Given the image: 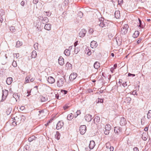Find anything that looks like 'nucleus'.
Wrapping results in <instances>:
<instances>
[{
	"label": "nucleus",
	"instance_id": "48",
	"mask_svg": "<svg viewBox=\"0 0 151 151\" xmlns=\"http://www.w3.org/2000/svg\"><path fill=\"white\" fill-rule=\"evenodd\" d=\"M69 107V106H67L66 105L65 106H63V108L64 109V110H66V109H68Z\"/></svg>",
	"mask_w": 151,
	"mask_h": 151
},
{
	"label": "nucleus",
	"instance_id": "52",
	"mask_svg": "<svg viewBox=\"0 0 151 151\" xmlns=\"http://www.w3.org/2000/svg\"><path fill=\"white\" fill-rule=\"evenodd\" d=\"M135 76V74H131L130 73H129L128 74V76H132L133 77H134Z\"/></svg>",
	"mask_w": 151,
	"mask_h": 151
},
{
	"label": "nucleus",
	"instance_id": "35",
	"mask_svg": "<svg viewBox=\"0 0 151 151\" xmlns=\"http://www.w3.org/2000/svg\"><path fill=\"white\" fill-rule=\"evenodd\" d=\"M151 118V110H149L147 114V118L149 119Z\"/></svg>",
	"mask_w": 151,
	"mask_h": 151
},
{
	"label": "nucleus",
	"instance_id": "42",
	"mask_svg": "<svg viewBox=\"0 0 151 151\" xmlns=\"http://www.w3.org/2000/svg\"><path fill=\"white\" fill-rule=\"evenodd\" d=\"M61 92L64 94H67V91L63 90H61Z\"/></svg>",
	"mask_w": 151,
	"mask_h": 151
},
{
	"label": "nucleus",
	"instance_id": "30",
	"mask_svg": "<svg viewBox=\"0 0 151 151\" xmlns=\"http://www.w3.org/2000/svg\"><path fill=\"white\" fill-rule=\"evenodd\" d=\"M22 42H20L19 41H18L16 42V47H19L20 46L22 45Z\"/></svg>",
	"mask_w": 151,
	"mask_h": 151
},
{
	"label": "nucleus",
	"instance_id": "31",
	"mask_svg": "<svg viewBox=\"0 0 151 151\" xmlns=\"http://www.w3.org/2000/svg\"><path fill=\"white\" fill-rule=\"evenodd\" d=\"M40 100L41 102H45L47 100V99L42 96L40 97Z\"/></svg>",
	"mask_w": 151,
	"mask_h": 151
},
{
	"label": "nucleus",
	"instance_id": "9",
	"mask_svg": "<svg viewBox=\"0 0 151 151\" xmlns=\"http://www.w3.org/2000/svg\"><path fill=\"white\" fill-rule=\"evenodd\" d=\"M86 32V31L85 29H83L79 33V36L81 37H83L85 36Z\"/></svg>",
	"mask_w": 151,
	"mask_h": 151
},
{
	"label": "nucleus",
	"instance_id": "11",
	"mask_svg": "<svg viewBox=\"0 0 151 151\" xmlns=\"http://www.w3.org/2000/svg\"><path fill=\"white\" fill-rule=\"evenodd\" d=\"M63 125V123L62 122H59L56 125V128L57 129H61Z\"/></svg>",
	"mask_w": 151,
	"mask_h": 151
},
{
	"label": "nucleus",
	"instance_id": "44",
	"mask_svg": "<svg viewBox=\"0 0 151 151\" xmlns=\"http://www.w3.org/2000/svg\"><path fill=\"white\" fill-rule=\"evenodd\" d=\"M110 145L109 142H108L106 144V147L107 148L109 149V146Z\"/></svg>",
	"mask_w": 151,
	"mask_h": 151
},
{
	"label": "nucleus",
	"instance_id": "50",
	"mask_svg": "<svg viewBox=\"0 0 151 151\" xmlns=\"http://www.w3.org/2000/svg\"><path fill=\"white\" fill-rule=\"evenodd\" d=\"M89 32L90 33H92L93 32V30L92 29H90L89 30Z\"/></svg>",
	"mask_w": 151,
	"mask_h": 151
},
{
	"label": "nucleus",
	"instance_id": "21",
	"mask_svg": "<svg viewBox=\"0 0 151 151\" xmlns=\"http://www.w3.org/2000/svg\"><path fill=\"white\" fill-rule=\"evenodd\" d=\"M115 17L116 19H119L120 16V11H116L115 12L114 14Z\"/></svg>",
	"mask_w": 151,
	"mask_h": 151
},
{
	"label": "nucleus",
	"instance_id": "43",
	"mask_svg": "<svg viewBox=\"0 0 151 151\" xmlns=\"http://www.w3.org/2000/svg\"><path fill=\"white\" fill-rule=\"evenodd\" d=\"M20 123L19 122H15V121L14 122H13L12 123V125H14V126H16L17 125V123H18V124H19Z\"/></svg>",
	"mask_w": 151,
	"mask_h": 151
},
{
	"label": "nucleus",
	"instance_id": "27",
	"mask_svg": "<svg viewBox=\"0 0 151 151\" xmlns=\"http://www.w3.org/2000/svg\"><path fill=\"white\" fill-rule=\"evenodd\" d=\"M73 118V115L72 114H70L68 115L67 117V119L70 120H71Z\"/></svg>",
	"mask_w": 151,
	"mask_h": 151
},
{
	"label": "nucleus",
	"instance_id": "2",
	"mask_svg": "<svg viewBox=\"0 0 151 151\" xmlns=\"http://www.w3.org/2000/svg\"><path fill=\"white\" fill-rule=\"evenodd\" d=\"M129 26L127 24H125L121 28L120 33L122 35H125L127 34L128 31Z\"/></svg>",
	"mask_w": 151,
	"mask_h": 151
},
{
	"label": "nucleus",
	"instance_id": "54",
	"mask_svg": "<svg viewBox=\"0 0 151 151\" xmlns=\"http://www.w3.org/2000/svg\"><path fill=\"white\" fill-rule=\"evenodd\" d=\"M134 151H139V150L137 147H135L133 149Z\"/></svg>",
	"mask_w": 151,
	"mask_h": 151
},
{
	"label": "nucleus",
	"instance_id": "46",
	"mask_svg": "<svg viewBox=\"0 0 151 151\" xmlns=\"http://www.w3.org/2000/svg\"><path fill=\"white\" fill-rule=\"evenodd\" d=\"M147 137H146L145 136L143 135H142V139L144 140H146L147 139Z\"/></svg>",
	"mask_w": 151,
	"mask_h": 151
},
{
	"label": "nucleus",
	"instance_id": "1",
	"mask_svg": "<svg viewBox=\"0 0 151 151\" xmlns=\"http://www.w3.org/2000/svg\"><path fill=\"white\" fill-rule=\"evenodd\" d=\"M108 21L106 20H104V19L101 17L98 19V21H96V24L98 25H99L100 27H107L108 26Z\"/></svg>",
	"mask_w": 151,
	"mask_h": 151
},
{
	"label": "nucleus",
	"instance_id": "58",
	"mask_svg": "<svg viewBox=\"0 0 151 151\" xmlns=\"http://www.w3.org/2000/svg\"><path fill=\"white\" fill-rule=\"evenodd\" d=\"M122 85L124 87L127 86V84H126V82H125V83H123L122 84Z\"/></svg>",
	"mask_w": 151,
	"mask_h": 151
},
{
	"label": "nucleus",
	"instance_id": "5",
	"mask_svg": "<svg viewBox=\"0 0 151 151\" xmlns=\"http://www.w3.org/2000/svg\"><path fill=\"white\" fill-rule=\"evenodd\" d=\"M38 19L43 24H45L48 22V19L47 17H43L41 16H39Z\"/></svg>",
	"mask_w": 151,
	"mask_h": 151
},
{
	"label": "nucleus",
	"instance_id": "62",
	"mask_svg": "<svg viewBox=\"0 0 151 151\" xmlns=\"http://www.w3.org/2000/svg\"><path fill=\"white\" fill-rule=\"evenodd\" d=\"M117 65L116 64H115L114 65V69H116V67H117Z\"/></svg>",
	"mask_w": 151,
	"mask_h": 151
},
{
	"label": "nucleus",
	"instance_id": "34",
	"mask_svg": "<svg viewBox=\"0 0 151 151\" xmlns=\"http://www.w3.org/2000/svg\"><path fill=\"white\" fill-rule=\"evenodd\" d=\"M15 27L13 26H11L10 28V31L12 32H15Z\"/></svg>",
	"mask_w": 151,
	"mask_h": 151
},
{
	"label": "nucleus",
	"instance_id": "37",
	"mask_svg": "<svg viewBox=\"0 0 151 151\" xmlns=\"http://www.w3.org/2000/svg\"><path fill=\"white\" fill-rule=\"evenodd\" d=\"M31 78L30 76H27L25 78L26 81L27 83H29V81Z\"/></svg>",
	"mask_w": 151,
	"mask_h": 151
},
{
	"label": "nucleus",
	"instance_id": "15",
	"mask_svg": "<svg viewBox=\"0 0 151 151\" xmlns=\"http://www.w3.org/2000/svg\"><path fill=\"white\" fill-rule=\"evenodd\" d=\"M94 123L96 124H97L100 121V118L99 116H96L94 119Z\"/></svg>",
	"mask_w": 151,
	"mask_h": 151
},
{
	"label": "nucleus",
	"instance_id": "55",
	"mask_svg": "<svg viewBox=\"0 0 151 151\" xmlns=\"http://www.w3.org/2000/svg\"><path fill=\"white\" fill-rule=\"evenodd\" d=\"M110 151H113L114 150V147L113 146H110L109 148Z\"/></svg>",
	"mask_w": 151,
	"mask_h": 151
},
{
	"label": "nucleus",
	"instance_id": "56",
	"mask_svg": "<svg viewBox=\"0 0 151 151\" xmlns=\"http://www.w3.org/2000/svg\"><path fill=\"white\" fill-rule=\"evenodd\" d=\"M38 2V0H33V3L34 4H36Z\"/></svg>",
	"mask_w": 151,
	"mask_h": 151
},
{
	"label": "nucleus",
	"instance_id": "16",
	"mask_svg": "<svg viewBox=\"0 0 151 151\" xmlns=\"http://www.w3.org/2000/svg\"><path fill=\"white\" fill-rule=\"evenodd\" d=\"M90 45L91 47L93 48H96L97 46V42L94 41L91 42Z\"/></svg>",
	"mask_w": 151,
	"mask_h": 151
},
{
	"label": "nucleus",
	"instance_id": "28",
	"mask_svg": "<svg viewBox=\"0 0 151 151\" xmlns=\"http://www.w3.org/2000/svg\"><path fill=\"white\" fill-rule=\"evenodd\" d=\"M37 52L36 51L34 50L33 51L31 54V57L32 58H35L37 56Z\"/></svg>",
	"mask_w": 151,
	"mask_h": 151
},
{
	"label": "nucleus",
	"instance_id": "57",
	"mask_svg": "<svg viewBox=\"0 0 151 151\" xmlns=\"http://www.w3.org/2000/svg\"><path fill=\"white\" fill-rule=\"evenodd\" d=\"M21 4L22 6H24V1H22L21 3Z\"/></svg>",
	"mask_w": 151,
	"mask_h": 151
},
{
	"label": "nucleus",
	"instance_id": "29",
	"mask_svg": "<svg viewBox=\"0 0 151 151\" xmlns=\"http://www.w3.org/2000/svg\"><path fill=\"white\" fill-rule=\"evenodd\" d=\"M60 136L59 133L58 132H57L55 135V138L58 140H59L60 139Z\"/></svg>",
	"mask_w": 151,
	"mask_h": 151
},
{
	"label": "nucleus",
	"instance_id": "13",
	"mask_svg": "<svg viewBox=\"0 0 151 151\" xmlns=\"http://www.w3.org/2000/svg\"><path fill=\"white\" fill-rule=\"evenodd\" d=\"M47 81L49 83L52 84L55 82V79L53 77L50 76L48 78Z\"/></svg>",
	"mask_w": 151,
	"mask_h": 151
},
{
	"label": "nucleus",
	"instance_id": "12",
	"mask_svg": "<svg viewBox=\"0 0 151 151\" xmlns=\"http://www.w3.org/2000/svg\"><path fill=\"white\" fill-rule=\"evenodd\" d=\"M58 61L59 64L60 65H62L64 64V59L62 57L60 56L59 57Z\"/></svg>",
	"mask_w": 151,
	"mask_h": 151
},
{
	"label": "nucleus",
	"instance_id": "3",
	"mask_svg": "<svg viewBox=\"0 0 151 151\" xmlns=\"http://www.w3.org/2000/svg\"><path fill=\"white\" fill-rule=\"evenodd\" d=\"M65 78L63 77L59 78L57 82V85L59 87L62 86L64 84Z\"/></svg>",
	"mask_w": 151,
	"mask_h": 151
},
{
	"label": "nucleus",
	"instance_id": "39",
	"mask_svg": "<svg viewBox=\"0 0 151 151\" xmlns=\"http://www.w3.org/2000/svg\"><path fill=\"white\" fill-rule=\"evenodd\" d=\"M12 65L14 67H16L17 66L16 61H14L12 62Z\"/></svg>",
	"mask_w": 151,
	"mask_h": 151
},
{
	"label": "nucleus",
	"instance_id": "59",
	"mask_svg": "<svg viewBox=\"0 0 151 151\" xmlns=\"http://www.w3.org/2000/svg\"><path fill=\"white\" fill-rule=\"evenodd\" d=\"M0 21L1 23H2L3 21V19L2 16L0 17Z\"/></svg>",
	"mask_w": 151,
	"mask_h": 151
},
{
	"label": "nucleus",
	"instance_id": "64",
	"mask_svg": "<svg viewBox=\"0 0 151 151\" xmlns=\"http://www.w3.org/2000/svg\"><path fill=\"white\" fill-rule=\"evenodd\" d=\"M148 127H146L145 128L144 130H145V131H147V130H148Z\"/></svg>",
	"mask_w": 151,
	"mask_h": 151
},
{
	"label": "nucleus",
	"instance_id": "23",
	"mask_svg": "<svg viewBox=\"0 0 151 151\" xmlns=\"http://www.w3.org/2000/svg\"><path fill=\"white\" fill-rule=\"evenodd\" d=\"M94 67L96 69H98L100 67V64L98 62H95L93 65Z\"/></svg>",
	"mask_w": 151,
	"mask_h": 151
},
{
	"label": "nucleus",
	"instance_id": "25",
	"mask_svg": "<svg viewBox=\"0 0 151 151\" xmlns=\"http://www.w3.org/2000/svg\"><path fill=\"white\" fill-rule=\"evenodd\" d=\"M139 31H136L134 33L133 35V36L135 38H137L138 36L139 35Z\"/></svg>",
	"mask_w": 151,
	"mask_h": 151
},
{
	"label": "nucleus",
	"instance_id": "63",
	"mask_svg": "<svg viewBox=\"0 0 151 151\" xmlns=\"http://www.w3.org/2000/svg\"><path fill=\"white\" fill-rule=\"evenodd\" d=\"M88 91L89 93H91V92H93V91L91 89H88Z\"/></svg>",
	"mask_w": 151,
	"mask_h": 151
},
{
	"label": "nucleus",
	"instance_id": "18",
	"mask_svg": "<svg viewBox=\"0 0 151 151\" xmlns=\"http://www.w3.org/2000/svg\"><path fill=\"white\" fill-rule=\"evenodd\" d=\"M120 124L121 125H125L126 123V121L123 117H122L121 119V121L120 122Z\"/></svg>",
	"mask_w": 151,
	"mask_h": 151
},
{
	"label": "nucleus",
	"instance_id": "47",
	"mask_svg": "<svg viewBox=\"0 0 151 151\" xmlns=\"http://www.w3.org/2000/svg\"><path fill=\"white\" fill-rule=\"evenodd\" d=\"M142 38H141V37L139 39V40L137 41V43L138 44H139V43H140V42H141V41L142 40Z\"/></svg>",
	"mask_w": 151,
	"mask_h": 151
},
{
	"label": "nucleus",
	"instance_id": "32",
	"mask_svg": "<svg viewBox=\"0 0 151 151\" xmlns=\"http://www.w3.org/2000/svg\"><path fill=\"white\" fill-rule=\"evenodd\" d=\"M26 118L25 116L24 115H21L20 116V119L21 121H22V122H24Z\"/></svg>",
	"mask_w": 151,
	"mask_h": 151
},
{
	"label": "nucleus",
	"instance_id": "38",
	"mask_svg": "<svg viewBox=\"0 0 151 151\" xmlns=\"http://www.w3.org/2000/svg\"><path fill=\"white\" fill-rule=\"evenodd\" d=\"M38 44L37 43H35L34 45V48L35 50H37L38 49Z\"/></svg>",
	"mask_w": 151,
	"mask_h": 151
},
{
	"label": "nucleus",
	"instance_id": "6",
	"mask_svg": "<svg viewBox=\"0 0 151 151\" xmlns=\"http://www.w3.org/2000/svg\"><path fill=\"white\" fill-rule=\"evenodd\" d=\"M86 127L85 125H81L80 126L79 131L81 134H84L86 132Z\"/></svg>",
	"mask_w": 151,
	"mask_h": 151
},
{
	"label": "nucleus",
	"instance_id": "61",
	"mask_svg": "<svg viewBox=\"0 0 151 151\" xmlns=\"http://www.w3.org/2000/svg\"><path fill=\"white\" fill-rule=\"evenodd\" d=\"M39 112L40 114L43 113H44V111L43 110H40L39 111Z\"/></svg>",
	"mask_w": 151,
	"mask_h": 151
},
{
	"label": "nucleus",
	"instance_id": "49",
	"mask_svg": "<svg viewBox=\"0 0 151 151\" xmlns=\"http://www.w3.org/2000/svg\"><path fill=\"white\" fill-rule=\"evenodd\" d=\"M118 2L119 4H120L123 2V0H118Z\"/></svg>",
	"mask_w": 151,
	"mask_h": 151
},
{
	"label": "nucleus",
	"instance_id": "33",
	"mask_svg": "<svg viewBox=\"0 0 151 151\" xmlns=\"http://www.w3.org/2000/svg\"><path fill=\"white\" fill-rule=\"evenodd\" d=\"M131 100V99L130 97H128L126 98L125 99V101L126 102H127V103H129L130 102Z\"/></svg>",
	"mask_w": 151,
	"mask_h": 151
},
{
	"label": "nucleus",
	"instance_id": "51",
	"mask_svg": "<svg viewBox=\"0 0 151 151\" xmlns=\"http://www.w3.org/2000/svg\"><path fill=\"white\" fill-rule=\"evenodd\" d=\"M81 114V112L80 110H78L76 112L77 116H75V117H76L77 116L79 115V114Z\"/></svg>",
	"mask_w": 151,
	"mask_h": 151
},
{
	"label": "nucleus",
	"instance_id": "22",
	"mask_svg": "<svg viewBox=\"0 0 151 151\" xmlns=\"http://www.w3.org/2000/svg\"><path fill=\"white\" fill-rule=\"evenodd\" d=\"M37 138V137L35 136L32 135L28 138V141L31 142L33 140H35Z\"/></svg>",
	"mask_w": 151,
	"mask_h": 151
},
{
	"label": "nucleus",
	"instance_id": "19",
	"mask_svg": "<svg viewBox=\"0 0 151 151\" xmlns=\"http://www.w3.org/2000/svg\"><path fill=\"white\" fill-rule=\"evenodd\" d=\"M51 28V25L50 24H46L45 25L44 28L47 30H50Z\"/></svg>",
	"mask_w": 151,
	"mask_h": 151
},
{
	"label": "nucleus",
	"instance_id": "60",
	"mask_svg": "<svg viewBox=\"0 0 151 151\" xmlns=\"http://www.w3.org/2000/svg\"><path fill=\"white\" fill-rule=\"evenodd\" d=\"M35 79V78H30V81L31 82H32L34 81Z\"/></svg>",
	"mask_w": 151,
	"mask_h": 151
},
{
	"label": "nucleus",
	"instance_id": "7",
	"mask_svg": "<svg viewBox=\"0 0 151 151\" xmlns=\"http://www.w3.org/2000/svg\"><path fill=\"white\" fill-rule=\"evenodd\" d=\"M2 91L3 92L2 95V99L1 100V102H3L4 101L8 93V91L6 90H5L4 91L3 90Z\"/></svg>",
	"mask_w": 151,
	"mask_h": 151
},
{
	"label": "nucleus",
	"instance_id": "4",
	"mask_svg": "<svg viewBox=\"0 0 151 151\" xmlns=\"http://www.w3.org/2000/svg\"><path fill=\"white\" fill-rule=\"evenodd\" d=\"M105 129L104 134L105 135H107L109 134L110 131L111 129V126L109 124H107L105 126Z\"/></svg>",
	"mask_w": 151,
	"mask_h": 151
},
{
	"label": "nucleus",
	"instance_id": "26",
	"mask_svg": "<svg viewBox=\"0 0 151 151\" xmlns=\"http://www.w3.org/2000/svg\"><path fill=\"white\" fill-rule=\"evenodd\" d=\"M85 51L86 53L87 52V54L89 56L91 54V52L88 47H87Z\"/></svg>",
	"mask_w": 151,
	"mask_h": 151
},
{
	"label": "nucleus",
	"instance_id": "36",
	"mask_svg": "<svg viewBox=\"0 0 151 151\" xmlns=\"http://www.w3.org/2000/svg\"><path fill=\"white\" fill-rule=\"evenodd\" d=\"M79 50V49L78 47H75L74 50V52L75 54H77Z\"/></svg>",
	"mask_w": 151,
	"mask_h": 151
},
{
	"label": "nucleus",
	"instance_id": "40",
	"mask_svg": "<svg viewBox=\"0 0 151 151\" xmlns=\"http://www.w3.org/2000/svg\"><path fill=\"white\" fill-rule=\"evenodd\" d=\"M103 102V100L102 99H100L99 98H98V100H97V103H102Z\"/></svg>",
	"mask_w": 151,
	"mask_h": 151
},
{
	"label": "nucleus",
	"instance_id": "10",
	"mask_svg": "<svg viewBox=\"0 0 151 151\" xmlns=\"http://www.w3.org/2000/svg\"><path fill=\"white\" fill-rule=\"evenodd\" d=\"M86 120L88 122H90L92 118V116L90 114H86L85 116Z\"/></svg>",
	"mask_w": 151,
	"mask_h": 151
},
{
	"label": "nucleus",
	"instance_id": "17",
	"mask_svg": "<svg viewBox=\"0 0 151 151\" xmlns=\"http://www.w3.org/2000/svg\"><path fill=\"white\" fill-rule=\"evenodd\" d=\"M95 142L93 141H91L89 146V148L90 149H93L95 146Z\"/></svg>",
	"mask_w": 151,
	"mask_h": 151
},
{
	"label": "nucleus",
	"instance_id": "45",
	"mask_svg": "<svg viewBox=\"0 0 151 151\" xmlns=\"http://www.w3.org/2000/svg\"><path fill=\"white\" fill-rule=\"evenodd\" d=\"M46 13L47 14V16H50L51 14V12L50 11L48 12H46Z\"/></svg>",
	"mask_w": 151,
	"mask_h": 151
},
{
	"label": "nucleus",
	"instance_id": "14",
	"mask_svg": "<svg viewBox=\"0 0 151 151\" xmlns=\"http://www.w3.org/2000/svg\"><path fill=\"white\" fill-rule=\"evenodd\" d=\"M114 130L115 133L119 134L122 132V129L119 127H115L114 128Z\"/></svg>",
	"mask_w": 151,
	"mask_h": 151
},
{
	"label": "nucleus",
	"instance_id": "20",
	"mask_svg": "<svg viewBox=\"0 0 151 151\" xmlns=\"http://www.w3.org/2000/svg\"><path fill=\"white\" fill-rule=\"evenodd\" d=\"M12 81V77H9L7 78L6 83L8 85H9L11 84Z\"/></svg>",
	"mask_w": 151,
	"mask_h": 151
},
{
	"label": "nucleus",
	"instance_id": "8",
	"mask_svg": "<svg viewBox=\"0 0 151 151\" xmlns=\"http://www.w3.org/2000/svg\"><path fill=\"white\" fill-rule=\"evenodd\" d=\"M77 76V74L75 73H73L70 75L69 78L70 81H73L76 78Z\"/></svg>",
	"mask_w": 151,
	"mask_h": 151
},
{
	"label": "nucleus",
	"instance_id": "53",
	"mask_svg": "<svg viewBox=\"0 0 151 151\" xmlns=\"http://www.w3.org/2000/svg\"><path fill=\"white\" fill-rule=\"evenodd\" d=\"M14 56L16 57V58H17L19 57V54H14Z\"/></svg>",
	"mask_w": 151,
	"mask_h": 151
},
{
	"label": "nucleus",
	"instance_id": "24",
	"mask_svg": "<svg viewBox=\"0 0 151 151\" xmlns=\"http://www.w3.org/2000/svg\"><path fill=\"white\" fill-rule=\"evenodd\" d=\"M64 54L65 55L68 56L70 54V51L68 49H66L64 51Z\"/></svg>",
	"mask_w": 151,
	"mask_h": 151
},
{
	"label": "nucleus",
	"instance_id": "41",
	"mask_svg": "<svg viewBox=\"0 0 151 151\" xmlns=\"http://www.w3.org/2000/svg\"><path fill=\"white\" fill-rule=\"evenodd\" d=\"M139 27H141V28H142L143 27H142V22L141 21V20L139 19Z\"/></svg>",
	"mask_w": 151,
	"mask_h": 151
}]
</instances>
